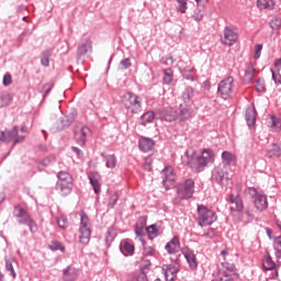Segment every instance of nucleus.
I'll return each mask as SVG.
<instances>
[{
	"instance_id": "6e6d98bb",
	"label": "nucleus",
	"mask_w": 281,
	"mask_h": 281,
	"mask_svg": "<svg viewBox=\"0 0 281 281\" xmlns=\"http://www.w3.org/2000/svg\"><path fill=\"white\" fill-rule=\"evenodd\" d=\"M272 74V79L274 80L276 85H281V75L280 74H276V71H271Z\"/></svg>"
},
{
	"instance_id": "9d476101",
	"label": "nucleus",
	"mask_w": 281,
	"mask_h": 281,
	"mask_svg": "<svg viewBox=\"0 0 281 281\" xmlns=\"http://www.w3.org/2000/svg\"><path fill=\"white\" fill-rule=\"evenodd\" d=\"M238 41V32L236 30L227 26L224 29V36L221 37L223 45L232 46Z\"/></svg>"
},
{
	"instance_id": "f257e3e1",
	"label": "nucleus",
	"mask_w": 281,
	"mask_h": 281,
	"mask_svg": "<svg viewBox=\"0 0 281 281\" xmlns=\"http://www.w3.org/2000/svg\"><path fill=\"white\" fill-rule=\"evenodd\" d=\"M186 155L189 159L188 164L190 165V168L196 170V172H201L205 169V166L214 161V151L212 149H202L201 155L196 157L195 160L192 158L194 157V150L188 149Z\"/></svg>"
},
{
	"instance_id": "4d7b16f0",
	"label": "nucleus",
	"mask_w": 281,
	"mask_h": 281,
	"mask_svg": "<svg viewBox=\"0 0 281 281\" xmlns=\"http://www.w3.org/2000/svg\"><path fill=\"white\" fill-rule=\"evenodd\" d=\"M120 199V196L117 195V193H114L111 198H110V202L109 205L110 207H113V205H115V203H117V200Z\"/></svg>"
},
{
	"instance_id": "49530a36",
	"label": "nucleus",
	"mask_w": 281,
	"mask_h": 281,
	"mask_svg": "<svg viewBox=\"0 0 281 281\" xmlns=\"http://www.w3.org/2000/svg\"><path fill=\"white\" fill-rule=\"evenodd\" d=\"M143 168L144 170H147V172H150V170H153V159L146 158Z\"/></svg>"
},
{
	"instance_id": "6ab92c4d",
	"label": "nucleus",
	"mask_w": 281,
	"mask_h": 281,
	"mask_svg": "<svg viewBox=\"0 0 281 281\" xmlns=\"http://www.w3.org/2000/svg\"><path fill=\"white\" fill-rule=\"evenodd\" d=\"M212 178L223 186L227 181V172L223 168L216 167L212 172Z\"/></svg>"
},
{
	"instance_id": "37998d69",
	"label": "nucleus",
	"mask_w": 281,
	"mask_h": 281,
	"mask_svg": "<svg viewBox=\"0 0 281 281\" xmlns=\"http://www.w3.org/2000/svg\"><path fill=\"white\" fill-rule=\"evenodd\" d=\"M49 56H52V54L49 53V50H45L43 53V57H42V65L44 67H49Z\"/></svg>"
},
{
	"instance_id": "a211bd4d",
	"label": "nucleus",
	"mask_w": 281,
	"mask_h": 281,
	"mask_svg": "<svg viewBox=\"0 0 281 281\" xmlns=\"http://www.w3.org/2000/svg\"><path fill=\"white\" fill-rule=\"evenodd\" d=\"M164 179L162 183L167 186V183H173L177 179V175L175 173V169L172 167H166L162 170Z\"/></svg>"
},
{
	"instance_id": "7ed1b4c3",
	"label": "nucleus",
	"mask_w": 281,
	"mask_h": 281,
	"mask_svg": "<svg viewBox=\"0 0 281 281\" xmlns=\"http://www.w3.org/2000/svg\"><path fill=\"white\" fill-rule=\"evenodd\" d=\"M121 102L130 113L142 111V98L133 92H125L121 97Z\"/></svg>"
},
{
	"instance_id": "c03bdc74",
	"label": "nucleus",
	"mask_w": 281,
	"mask_h": 281,
	"mask_svg": "<svg viewBox=\"0 0 281 281\" xmlns=\"http://www.w3.org/2000/svg\"><path fill=\"white\" fill-rule=\"evenodd\" d=\"M5 269L10 272V276L14 279L16 278V272L14 271V266H12V262L10 260H7L5 262Z\"/></svg>"
},
{
	"instance_id": "aec40b11",
	"label": "nucleus",
	"mask_w": 281,
	"mask_h": 281,
	"mask_svg": "<svg viewBox=\"0 0 281 281\" xmlns=\"http://www.w3.org/2000/svg\"><path fill=\"white\" fill-rule=\"evenodd\" d=\"M160 119L165 122H175V120H178L177 112L172 108H167L161 111Z\"/></svg>"
},
{
	"instance_id": "cd10ccee",
	"label": "nucleus",
	"mask_w": 281,
	"mask_h": 281,
	"mask_svg": "<svg viewBox=\"0 0 281 281\" xmlns=\"http://www.w3.org/2000/svg\"><path fill=\"white\" fill-rule=\"evenodd\" d=\"M266 156L271 159L273 157H281V144H272L267 150Z\"/></svg>"
},
{
	"instance_id": "338daca9",
	"label": "nucleus",
	"mask_w": 281,
	"mask_h": 281,
	"mask_svg": "<svg viewBox=\"0 0 281 281\" xmlns=\"http://www.w3.org/2000/svg\"><path fill=\"white\" fill-rule=\"evenodd\" d=\"M221 281H233L232 276L229 274H223V278H221Z\"/></svg>"
},
{
	"instance_id": "864d4df0",
	"label": "nucleus",
	"mask_w": 281,
	"mask_h": 281,
	"mask_svg": "<svg viewBox=\"0 0 281 281\" xmlns=\"http://www.w3.org/2000/svg\"><path fill=\"white\" fill-rule=\"evenodd\" d=\"M280 25H281L280 19H273V20H271V22H270V27H271L272 30H278V27H280Z\"/></svg>"
},
{
	"instance_id": "e2e57ef3",
	"label": "nucleus",
	"mask_w": 281,
	"mask_h": 281,
	"mask_svg": "<svg viewBox=\"0 0 281 281\" xmlns=\"http://www.w3.org/2000/svg\"><path fill=\"white\" fill-rule=\"evenodd\" d=\"M23 142H25V136L16 135V137L14 138L13 144H23Z\"/></svg>"
},
{
	"instance_id": "ddd939ff",
	"label": "nucleus",
	"mask_w": 281,
	"mask_h": 281,
	"mask_svg": "<svg viewBox=\"0 0 281 281\" xmlns=\"http://www.w3.org/2000/svg\"><path fill=\"white\" fill-rule=\"evenodd\" d=\"M192 113H194L192 106L188 104H181L179 113H177V117L179 122H186V120H190V117H192Z\"/></svg>"
},
{
	"instance_id": "4be33fe9",
	"label": "nucleus",
	"mask_w": 281,
	"mask_h": 281,
	"mask_svg": "<svg viewBox=\"0 0 281 281\" xmlns=\"http://www.w3.org/2000/svg\"><path fill=\"white\" fill-rule=\"evenodd\" d=\"M19 135V127H13L11 131L0 133V142H12Z\"/></svg>"
},
{
	"instance_id": "423d86ee",
	"label": "nucleus",
	"mask_w": 281,
	"mask_h": 281,
	"mask_svg": "<svg viewBox=\"0 0 281 281\" xmlns=\"http://www.w3.org/2000/svg\"><path fill=\"white\" fill-rule=\"evenodd\" d=\"M246 194L248 196H251V199H255V207L259 212H265L269 207V202L267 201V194L262 191H258V189L250 187L246 189Z\"/></svg>"
},
{
	"instance_id": "dca6fc26",
	"label": "nucleus",
	"mask_w": 281,
	"mask_h": 281,
	"mask_svg": "<svg viewBox=\"0 0 281 281\" xmlns=\"http://www.w3.org/2000/svg\"><path fill=\"white\" fill-rule=\"evenodd\" d=\"M154 147L155 140H153V138L142 137L138 142V148L143 153H149V150H153Z\"/></svg>"
},
{
	"instance_id": "5fc2aeb1",
	"label": "nucleus",
	"mask_w": 281,
	"mask_h": 281,
	"mask_svg": "<svg viewBox=\"0 0 281 281\" xmlns=\"http://www.w3.org/2000/svg\"><path fill=\"white\" fill-rule=\"evenodd\" d=\"M50 249L53 251H57V249H60V251H65V247L60 246V243L58 241H54L52 245H50Z\"/></svg>"
},
{
	"instance_id": "79ce46f5",
	"label": "nucleus",
	"mask_w": 281,
	"mask_h": 281,
	"mask_svg": "<svg viewBox=\"0 0 281 281\" xmlns=\"http://www.w3.org/2000/svg\"><path fill=\"white\" fill-rule=\"evenodd\" d=\"M57 225H58L61 229H67V227L69 226V222H68V220H67V216L60 215L59 217H57Z\"/></svg>"
},
{
	"instance_id": "a18cd8bd",
	"label": "nucleus",
	"mask_w": 281,
	"mask_h": 281,
	"mask_svg": "<svg viewBox=\"0 0 281 281\" xmlns=\"http://www.w3.org/2000/svg\"><path fill=\"white\" fill-rule=\"evenodd\" d=\"M177 10L178 12H181V14H186V11L188 10V1L182 0V2H179Z\"/></svg>"
},
{
	"instance_id": "0e129e2a",
	"label": "nucleus",
	"mask_w": 281,
	"mask_h": 281,
	"mask_svg": "<svg viewBox=\"0 0 281 281\" xmlns=\"http://www.w3.org/2000/svg\"><path fill=\"white\" fill-rule=\"evenodd\" d=\"M281 248V236L276 237L274 239V249Z\"/></svg>"
},
{
	"instance_id": "58836bf2",
	"label": "nucleus",
	"mask_w": 281,
	"mask_h": 281,
	"mask_svg": "<svg viewBox=\"0 0 281 281\" xmlns=\"http://www.w3.org/2000/svg\"><path fill=\"white\" fill-rule=\"evenodd\" d=\"M12 102V94L11 93H4L0 97V106H8Z\"/></svg>"
},
{
	"instance_id": "09e8293b",
	"label": "nucleus",
	"mask_w": 281,
	"mask_h": 281,
	"mask_svg": "<svg viewBox=\"0 0 281 281\" xmlns=\"http://www.w3.org/2000/svg\"><path fill=\"white\" fill-rule=\"evenodd\" d=\"M131 58H125L120 63V69H128L131 67Z\"/></svg>"
},
{
	"instance_id": "c9c22d12",
	"label": "nucleus",
	"mask_w": 281,
	"mask_h": 281,
	"mask_svg": "<svg viewBox=\"0 0 281 281\" xmlns=\"http://www.w3.org/2000/svg\"><path fill=\"white\" fill-rule=\"evenodd\" d=\"M254 76H256V69L254 68V64H249L245 71V81L251 82L254 80Z\"/></svg>"
},
{
	"instance_id": "f03ea898",
	"label": "nucleus",
	"mask_w": 281,
	"mask_h": 281,
	"mask_svg": "<svg viewBox=\"0 0 281 281\" xmlns=\"http://www.w3.org/2000/svg\"><path fill=\"white\" fill-rule=\"evenodd\" d=\"M194 196V180L187 179L184 182L176 187L175 205H181L182 201H189Z\"/></svg>"
},
{
	"instance_id": "473e14b6",
	"label": "nucleus",
	"mask_w": 281,
	"mask_h": 281,
	"mask_svg": "<svg viewBox=\"0 0 281 281\" xmlns=\"http://www.w3.org/2000/svg\"><path fill=\"white\" fill-rule=\"evenodd\" d=\"M57 183H74V178L71 177V173L67 171H60L58 173Z\"/></svg>"
},
{
	"instance_id": "72a5a7b5",
	"label": "nucleus",
	"mask_w": 281,
	"mask_h": 281,
	"mask_svg": "<svg viewBox=\"0 0 281 281\" xmlns=\"http://www.w3.org/2000/svg\"><path fill=\"white\" fill-rule=\"evenodd\" d=\"M104 162L106 168L113 170L117 166V158L115 155H106L104 156Z\"/></svg>"
},
{
	"instance_id": "ea45409f",
	"label": "nucleus",
	"mask_w": 281,
	"mask_h": 281,
	"mask_svg": "<svg viewBox=\"0 0 281 281\" xmlns=\"http://www.w3.org/2000/svg\"><path fill=\"white\" fill-rule=\"evenodd\" d=\"M175 77V71L172 69L168 68L164 72V83L170 85L172 82V78Z\"/></svg>"
},
{
	"instance_id": "6e6552de",
	"label": "nucleus",
	"mask_w": 281,
	"mask_h": 281,
	"mask_svg": "<svg viewBox=\"0 0 281 281\" xmlns=\"http://www.w3.org/2000/svg\"><path fill=\"white\" fill-rule=\"evenodd\" d=\"M234 91V77H227L222 80L217 87V93L222 97L223 100H229Z\"/></svg>"
},
{
	"instance_id": "bf43d9fd",
	"label": "nucleus",
	"mask_w": 281,
	"mask_h": 281,
	"mask_svg": "<svg viewBox=\"0 0 281 281\" xmlns=\"http://www.w3.org/2000/svg\"><path fill=\"white\" fill-rule=\"evenodd\" d=\"M135 281H148V277H146V273L140 272L136 278Z\"/></svg>"
},
{
	"instance_id": "8fccbe9b",
	"label": "nucleus",
	"mask_w": 281,
	"mask_h": 281,
	"mask_svg": "<svg viewBox=\"0 0 281 281\" xmlns=\"http://www.w3.org/2000/svg\"><path fill=\"white\" fill-rule=\"evenodd\" d=\"M144 256H155V248L151 246H144Z\"/></svg>"
},
{
	"instance_id": "f8f14e48",
	"label": "nucleus",
	"mask_w": 281,
	"mask_h": 281,
	"mask_svg": "<svg viewBox=\"0 0 281 281\" xmlns=\"http://www.w3.org/2000/svg\"><path fill=\"white\" fill-rule=\"evenodd\" d=\"M229 210L231 212H243L244 205H243V198H240V194H234L232 193L229 195Z\"/></svg>"
},
{
	"instance_id": "f704fd0d",
	"label": "nucleus",
	"mask_w": 281,
	"mask_h": 281,
	"mask_svg": "<svg viewBox=\"0 0 281 281\" xmlns=\"http://www.w3.org/2000/svg\"><path fill=\"white\" fill-rule=\"evenodd\" d=\"M153 120H155V112L153 111L146 112L140 116V124L143 126H146V124H150Z\"/></svg>"
},
{
	"instance_id": "39448f33",
	"label": "nucleus",
	"mask_w": 281,
	"mask_h": 281,
	"mask_svg": "<svg viewBox=\"0 0 281 281\" xmlns=\"http://www.w3.org/2000/svg\"><path fill=\"white\" fill-rule=\"evenodd\" d=\"M13 215L20 225H27L32 234H36V232H38V226L36 225V222L32 220L30 214H27L23 207L15 206Z\"/></svg>"
},
{
	"instance_id": "2eb2a0df",
	"label": "nucleus",
	"mask_w": 281,
	"mask_h": 281,
	"mask_svg": "<svg viewBox=\"0 0 281 281\" xmlns=\"http://www.w3.org/2000/svg\"><path fill=\"white\" fill-rule=\"evenodd\" d=\"M89 181L95 194H100V186H101L100 181H102V177L100 176V173L98 171L90 172Z\"/></svg>"
},
{
	"instance_id": "680f3d73",
	"label": "nucleus",
	"mask_w": 281,
	"mask_h": 281,
	"mask_svg": "<svg viewBox=\"0 0 281 281\" xmlns=\"http://www.w3.org/2000/svg\"><path fill=\"white\" fill-rule=\"evenodd\" d=\"M135 234H136V236H144V227L143 226H136Z\"/></svg>"
},
{
	"instance_id": "0eeeda50",
	"label": "nucleus",
	"mask_w": 281,
	"mask_h": 281,
	"mask_svg": "<svg viewBox=\"0 0 281 281\" xmlns=\"http://www.w3.org/2000/svg\"><path fill=\"white\" fill-rule=\"evenodd\" d=\"M216 213L204 205L198 206V225L200 227H205L216 223Z\"/></svg>"
},
{
	"instance_id": "1a4fd4ad",
	"label": "nucleus",
	"mask_w": 281,
	"mask_h": 281,
	"mask_svg": "<svg viewBox=\"0 0 281 281\" xmlns=\"http://www.w3.org/2000/svg\"><path fill=\"white\" fill-rule=\"evenodd\" d=\"M75 140L79 146H85L87 144V137L91 135V128L87 125L79 124L75 127Z\"/></svg>"
},
{
	"instance_id": "c85d7f7f",
	"label": "nucleus",
	"mask_w": 281,
	"mask_h": 281,
	"mask_svg": "<svg viewBox=\"0 0 281 281\" xmlns=\"http://www.w3.org/2000/svg\"><path fill=\"white\" fill-rule=\"evenodd\" d=\"M246 122L248 126L256 125V108L250 106L246 110Z\"/></svg>"
},
{
	"instance_id": "de8ad7c7",
	"label": "nucleus",
	"mask_w": 281,
	"mask_h": 281,
	"mask_svg": "<svg viewBox=\"0 0 281 281\" xmlns=\"http://www.w3.org/2000/svg\"><path fill=\"white\" fill-rule=\"evenodd\" d=\"M265 89H266L265 81L258 79L256 83V91H258V93H262Z\"/></svg>"
},
{
	"instance_id": "774afa93",
	"label": "nucleus",
	"mask_w": 281,
	"mask_h": 281,
	"mask_svg": "<svg viewBox=\"0 0 281 281\" xmlns=\"http://www.w3.org/2000/svg\"><path fill=\"white\" fill-rule=\"evenodd\" d=\"M276 249V257L281 259V248H274Z\"/></svg>"
},
{
	"instance_id": "052dcab7",
	"label": "nucleus",
	"mask_w": 281,
	"mask_h": 281,
	"mask_svg": "<svg viewBox=\"0 0 281 281\" xmlns=\"http://www.w3.org/2000/svg\"><path fill=\"white\" fill-rule=\"evenodd\" d=\"M108 235L111 236V237H106V240H113V238H115V229L113 228H109L108 229Z\"/></svg>"
},
{
	"instance_id": "c756f323",
	"label": "nucleus",
	"mask_w": 281,
	"mask_h": 281,
	"mask_svg": "<svg viewBox=\"0 0 281 281\" xmlns=\"http://www.w3.org/2000/svg\"><path fill=\"white\" fill-rule=\"evenodd\" d=\"M222 164H224V166H232V164H236V155L231 151H224L222 154Z\"/></svg>"
},
{
	"instance_id": "f3484780",
	"label": "nucleus",
	"mask_w": 281,
	"mask_h": 281,
	"mask_svg": "<svg viewBox=\"0 0 281 281\" xmlns=\"http://www.w3.org/2000/svg\"><path fill=\"white\" fill-rule=\"evenodd\" d=\"M267 124L270 130H272L274 133H280L281 131V119L276 115H268L267 117Z\"/></svg>"
},
{
	"instance_id": "603ef678",
	"label": "nucleus",
	"mask_w": 281,
	"mask_h": 281,
	"mask_svg": "<svg viewBox=\"0 0 281 281\" xmlns=\"http://www.w3.org/2000/svg\"><path fill=\"white\" fill-rule=\"evenodd\" d=\"M3 85H4V87H10V85H12V75L11 74H5L3 76Z\"/></svg>"
},
{
	"instance_id": "412c9836",
	"label": "nucleus",
	"mask_w": 281,
	"mask_h": 281,
	"mask_svg": "<svg viewBox=\"0 0 281 281\" xmlns=\"http://www.w3.org/2000/svg\"><path fill=\"white\" fill-rule=\"evenodd\" d=\"M165 249L169 254L179 252V249H181V245L179 244V237L175 236L169 243H167Z\"/></svg>"
},
{
	"instance_id": "7c9ffc66",
	"label": "nucleus",
	"mask_w": 281,
	"mask_h": 281,
	"mask_svg": "<svg viewBox=\"0 0 281 281\" xmlns=\"http://www.w3.org/2000/svg\"><path fill=\"white\" fill-rule=\"evenodd\" d=\"M262 267L266 271H273L276 269L277 265L276 261L271 258V255H266L262 260Z\"/></svg>"
},
{
	"instance_id": "2f4dec72",
	"label": "nucleus",
	"mask_w": 281,
	"mask_h": 281,
	"mask_svg": "<svg viewBox=\"0 0 281 281\" xmlns=\"http://www.w3.org/2000/svg\"><path fill=\"white\" fill-rule=\"evenodd\" d=\"M91 49V42L90 40H86L81 45H79L78 47V56H85L89 53V50Z\"/></svg>"
},
{
	"instance_id": "bb28decb",
	"label": "nucleus",
	"mask_w": 281,
	"mask_h": 281,
	"mask_svg": "<svg viewBox=\"0 0 281 281\" xmlns=\"http://www.w3.org/2000/svg\"><path fill=\"white\" fill-rule=\"evenodd\" d=\"M180 71L182 76L186 78V80H194L193 76H187V74H192V71H194V66L192 65V61H188L187 66H180Z\"/></svg>"
},
{
	"instance_id": "4c0bfd02",
	"label": "nucleus",
	"mask_w": 281,
	"mask_h": 281,
	"mask_svg": "<svg viewBox=\"0 0 281 281\" xmlns=\"http://www.w3.org/2000/svg\"><path fill=\"white\" fill-rule=\"evenodd\" d=\"M259 10H267L273 8V0H257Z\"/></svg>"
},
{
	"instance_id": "4468645a",
	"label": "nucleus",
	"mask_w": 281,
	"mask_h": 281,
	"mask_svg": "<svg viewBox=\"0 0 281 281\" xmlns=\"http://www.w3.org/2000/svg\"><path fill=\"white\" fill-rule=\"evenodd\" d=\"M79 271L75 267L68 266L63 271L64 281H76L78 280Z\"/></svg>"
},
{
	"instance_id": "13d9d810",
	"label": "nucleus",
	"mask_w": 281,
	"mask_h": 281,
	"mask_svg": "<svg viewBox=\"0 0 281 281\" xmlns=\"http://www.w3.org/2000/svg\"><path fill=\"white\" fill-rule=\"evenodd\" d=\"M261 52H262V44H258L255 48V58L256 59L260 58Z\"/></svg>"
},
{
	"instance_id": "69168bd1",
	"label": "nucleus",
	"mask_w": 281,
	"mask_h": 281,
	"mask_svg": "<svg viewBox=\"0 0 281 281\" xmlns=\"http://www.w3.org/2000/svg\"><path fill=\"white\" fill-rule=\"evenodd\" d=\"M43 89L45 91V95H48L49 91H52V83L44 85Z\"/></svg>"
},
{
	"instance_id": "9b49d317",
	"label": "nucleus",
	"mask_w": 281,
	"mask_h": 281,
	"mask_svg": "<svg viewBox=\"0 0 281 281\" xmlns=\"http://www.w3.org/2000/svg\"><path fill=\"white\" fill-rule=\"evenodd\" d=\"M162 273L166 281H175L179 273V263L162 265Z\"/></svg>"
},
{
	"instance_id": "3c124183",
	"label": "nucleus",
	"mask_w": 281,
	"mask_h": 281,
	"mask_svg": "<svg viewBox=\"0 0 281 281\" xmlns=\"http://www.w3.org/2000/svg\"><path fill=\"white\" fill-rule=\"evenodd\" d=\"M52 164V160L49 158H44L40 165H38V169L40 170H45L46 166H49Z\"/></svg>"
},
{
	"instance_id": "a878e982",
	"label": "nucleus",
	"mask_w": 281,
	"mask_h": 281,
	"mask_svg": "<svg viewBox=\"0 0 281 281\" xmlns=\"http://www.w3.org/2000/svg\"><path fill=\"white\" fill-rule=\"evenodd\" d=\"M183 256L191 269H196V267H199V263L196 262V255H194L192 250L184 251Z\"/></svg>"
},
{
	"instance_id": "393cba45",
	"label": "nucleus",
	"mask_w": 281,
	"mask_h": 281,
	"mask_svg": "<svg viewBox=\"0 0 281 281\" xmlns=\"http://www.w3.org/2000/svg\"><path fill=\"white\" fill-rule=\"evenodd\" d=\"M121 252L123 256H133L135 254V246L128 240H123L120 246Z\"/></svg>"
},
{
	"instance_id": "20e7f679",
	"label": "nucleus",
	"mask_w": 281,
	"mask_h": 281,
	"mask_svg": "<svg viewBox=\"0 0 281 281\" xmlns=\"http://www.w3.org/2000/svg\"><path fill=\"white\" fill-rule=\"evenodd\" d=\"M80 216V227H79V243L81 245H89V240H91V222L89 221V216L85 211L79 213Z\"/></svg>"
},
{
	"instance_id": "5701e85b",
	"label": "nucleus",
	"mask_w": 281,
	"mask_h": 281,
	"mask_svg": "<svg viewBox=\"0 0 281 281\" xmlns=\"http://www.w3.org/2000/svg\"><path fill=\"white\" fill-rule=\"evenodd\" d=\"M71 188H74L72 182H57V190L61 196L71 194Z\"/></svg>"
},
{
	"instance_id": "a19ab883",
	"label": "nucleus",
	"mask_w": 281,
	"mask_h": 281,
	"mask_svg": "<svg viewBox=\"0 0 281 281\" xmlns=\"http://www.w3.org/2000/svg\"><path fill=\"white\" fill-rule=\"evenodd\" d=\"M182 98L184 102H190L192 98H194V89L193 88H187L182 94Z\"/></svg>"
},
{
	"instance_id": "e433bc0d",
	"label": "nucleus",
	"mask_w": 281,
	"mask_h": 281,
	"mask_svg": "<svg viewBox=\"0 0 281 281\" xmlns=\"http://www.w3.org/2000/svg\"><path fill=\"white\" fill-rule=\"evenodd\" d=\"M146 232L151 240L153 238H157V236H159V228L155 224L146 227Z\"/></svg>"
},
{
	"instance_id": "b1692460",
	"label": "nucleus",
	"mask_w": 281,
	"mask_h": 281,
	"mask_svg": "<svg viewBox=\"0 0 281 281\" xmlns=\"http://www.w3.org/2000/svg\"><path fill=\"white\" fill-rule=\"evenodd\" d=\"M220 273L222 276H236V266L229 262H222Z\"/></svg>"
}]
</instances>
